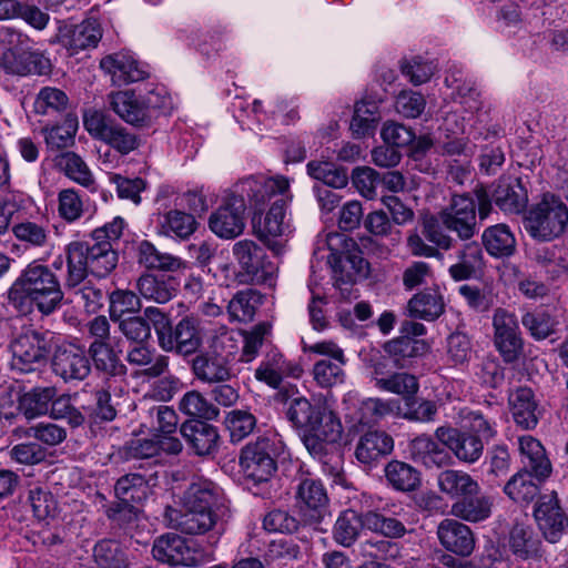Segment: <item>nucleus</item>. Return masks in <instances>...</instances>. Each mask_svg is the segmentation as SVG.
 Listing matches in <instances>:
<instances>
[{
    "label": "nucleus",
    "instance_id": "44",
    "mask_svg": "<svg viewBox=\"0 0 568 568\" xmlns=\"http://www.w3.org/2000/svg\"><path fill=\"white\" fill-rule=\"evenodd\" d=\"M481 239L486 251L491 256L505 257L510 256L515 252V235L506 224H496L487 227Z\"/></svg>",
    "mask_w": 568,
    "mask_h": 568
},
{
    "label": "nucleus",
    "instance_id": "18",
    "mask_svg": "<svg viewBox=\"0 0 568 568\" xmlns=\"http://www.w3.org/2000/svg\"><path fill=\"white\" fill-rule=\"evenodd\" d=\"M154 559L171 566H199L203 561L201 551L190 547L179 535L168 534L159 537L152 548Z\"/></svg>",
    "mask_w": 568,
    "mask_h": 568
},
{
    "label": "nucleus",
    "instance_id": "48",
    "mask_svg": "<svg viewBox=\"0 0 568 568\" xmlns=\"http://www.w3.org/2000/svg\"><path fill=\"white\" fill-rule=\"evenodd\" d=\"M443 296L435 290H426L414 295L408 302L410 316L434 321L444 312Z\"/></svg>",
    "mask_w": 568,
    "mask_h": 568
},
{
    "label": "nucleus",
    "instance_id": "13",
    "mask_svg": "<svg viewBox=\"0 0 568 568\" xmlns=\"http://www.w3.org/2000/svg\"><path fill=\"white\" fill-rule=\"evenodd\" d=\"M295 498L305 521L311 526H317L328 506V496L323 483L312 477L301 479L296 486Z\"/></svg>",
    "mask_w": 568,
    "mask_h": 568
},
{
    "label": "nucleus",
    "instance_id": "38",
    "mask_svg": "<svg viewBox=\"0 0 568 568\" xmlns=\"http://www.w3.org/2000/svg\"><path fill=\"white\" fill-rule=\"evenodd\" d=\"M494 501L487 495H473L458 499L452 505L450 513L468 523H480L491 515Z\"/></svg>",
    "mask_w": 568,
    "mask_h": 568
},
{
    "label": "nucleus",
    "instance_id": "10",
    "mask_svg": "<svg viewBox=\"0 0 568 568\" xmlns=\"http://www.w3.org/2000/svg\"><path fill=\"white\" fill-rule=\"evenodd\" d=\"M312 354L323 356L313 365L312 374L316 384L321 387H333L345 381L344 366L347 363L344 349L333 341L316 342L304 347Z\"/></svg>",
    "mask_w": 568,
    "mask_h": 568
},
{
    "label": "nucleus",
    "instance_id": "41",
    "mask_svg": "<svg viewBox=\"0 0 568 568\" xmlns=\"http://www.w3.org/2000/svg\"><path fill=\"white\" fill-rule=\"evenodd\" d=\"M363 528H366V513L346 509L335 521L333 537L337 544L349 547L357 540Z\"/></svg>",
    "mask_w": 568,
    "mask_h": 568
},
{
    "label": "nucleus",
    "instance_id": "2",
    "mask_svg": "<svg viewBox=\"0 0 568 568\" xmlns=\"http://www.w3.org/2000/svg\"><path fill=\"white\" fill-rule=\"evenodd\" d=\"M124 221L115 217L102 227L95 229L87 242L74 241L67 245L65 287H75L83 283L91 272L97 277H105L118 264V253L113 242L122 235Z\"/></svg>",
    "mask_w": 568,
    "mask_h": 568
},
{
    "label": "nucleus",
    "instance_id": "60",
    "mask_svg": "<svg viewBox=\"0 0 568 568\" xmlns=\"http://www.w3.org/2000/svg\"><path fill=\"white\" fill-rule=\"evenodd\" d=\"M224 423L230 432L231 440L233 443L241 442L256 427L255 416L244 409H233L229 412L225 416Z\"/></svg>",
    "mask_w": 568,
    "mask_h": 568
},
{
    "label": "nucleus",
    "instance_id": "5",
    "mask_svg": "<svg viewBox=\"0 0 568 568\" xmlns=\"http://www.w3.org/2000/svg\"><path fill=\"white\" fill-rule=\"evenodd\" d=\"M523 223L534 240L554 241L568 229V207L559 196L546 193L526 210Z\"/></svg>",
    "mask_w": 568,
    "mask_h": 568
},
{
    "label": "nucleus",
    "instance_id": "36",
    "mask_svg": "<svg viewBox=\"0 0 568 568\" xmlns=\"http://www.w3.org/2000/svg\"><path fill=\"white\" fill-rule=\"evenodd\" d=\"M509 549L519 559L539 557L541 540L530 525L517 523L509 532Z\"/></svg>",
    "mask_w": 568,
    "mask_h": 568
},
{
    "label": "nucleus",
    "instance_id": "9",
    "mask_svg": "<svg viewBox=\"0 0 568 568\" xmlns=\"http://www.w3.org/2000/svg\"><path fill=\"white\" fill-rule=\"evenodd\" d=\"M282 447L277 438L262 437L241 452L240 464L246 479L254 484L268 481L277 469L275 457Z\"/></svg>",
    "mask_w": 568,
    "mask_h": 568
},
{
    "label": "nucleus",
    "instance_id": "40",
    "mask_svg": "<svg viewBox=\"0 0 568 568\" xmlns=\"http://www.w3.org/2000/svg\"><path fill=\"white\" fill-rule=\"evenodd\" d=\"M113 111L130 124H140L149 116L143 98L133 91H120L111 95Z\"/></svg>",
    "mask_w": 568,
    "mask_h": 568
},
{
    "label": "nucleus",
    "instance_id": "31",
    "mask_svg": "<svg viewBox=\"0 0 568 568\" xmlns=\"http://www.w3.org/2000/svg\"><path fill=\"white\" fill-rule=\"evenodd\" d=\"M182 450V443L175 436L153 435L151 438L131 439L126 445V454L131 458H151L164 452L176 455Z\"/></svg>",
    "mask_w": 568,
    "mask_h": 568
},
{
    "label": "nucleus",
    "instance_id": "45",
    "mask_svg": "<svg viewBox=\"0 0 568 568\" xmlns=\"http://www.w3.org/2000/svg\"><path fill=\"white\" fill-rule=\"evenodd\" d=\"M532 477V471L520 469L506 483L504 493L515 503H531L540 491V481H535Z\"/></svg>",
    "mask_w": 568,
    "mask_h": 568
},
{
    "label": "nucleus",
    "instance_id": "54",
    "mask_svg": "<svg viewBox=\"0 0 568 568\" xmlns=\"http://www.w3.org/2000/svg\"><path fill=\"white\" fill-rule=\"evenodd\" d=\"M388 484L399 491H412L419 485V473L410 465L393 460L385 467Z\"/></svg>",
    "mask_w": 568,
    "mask_h": 568
},
{
    "label": "nucleus",
    "instance_id": "37",
    "mask_svg": "<svg viewBox=\"0 0 568 568\" xmlns=\"http://www.w3.org/2000/svg\"><path fill=\"white\" fill-rule=\"evenodd\" d=\"M136 290L142 298L165 304L175 295L176 284L172 277L146 273L138 278Z\"/></svg>",
    "mask_w": 568,
    "mask_h": 568
},
{
    "label": "nucleus",
    "instance_id": "8",
    "mask_svg": "<svg viewBox=\"0 0 568 568\" xmlns=\"http://www.w3.org/2000/svg\"><path fill=\"white\" fill-rule=\"evenodd\" d=\"M232 253L240 267L241 282L274 285L277 266L262 246L252 240H241L234 243Z\"/></svg>",
    "mask_w": 568,
    "mask_h": 568
},
{
    "label": "nucleus",
    "instance_id": "21",
    "mask_svg": "<svg viewBox=\"0 0 568 568\" xmlns=\"http://www.w3.org/2000/svg\"><path fill=\"white\" fill-rule=\"evenodd\" d=\"M435 434L437 439L460 462L473 464L483 455L484 443L481 438L471 433L442 426L436 429Z\"/></svg>",
    "mask_w": 568,
    "mask_h": 568
},
{
    "label": "nucleus",
    "instance_id": "14",
    "mask_svg": "<svg viewBox=\"0 0 568 568\" xmlns=\"http://www.w3.org/2000/svg\"><path fill=\"white\" fill-rule=\"evenodd\" d=\"M52 371L64 382L83 381L91 373V363L84 348L63 343L55 347Z\"/></svg>",
    "mask_w": 568,
    "mask_h": 568
},
{
    "label": "nucleus",
    "instance_id": "58",
    "mask_svg": "<svg viewBox=\"0 0 568 568\" xmlns=\"http://www.w3.org/2000/svg\"><path fill=\"white\" fill-rule=\"evenodd\" d=\"M307 173L313 179L322 181L325 185L334 189L346 186L348 181L347 171L345 169L337 168L334 163L326 161L308 162Z\"/></svg>",
    "mask_w": 568,
    "mask_h": 568
},
{
    "label": "nucleus",
    "instance_id": "32",
    "mask_svg": "<svg viewBox=\"0 0 568 568\" xmlns=\"http://www.w3.org/2000/svg\"><path fill=\"white\" fill-rule=\"evenodd\" d=\"M394 448L393 438L384 432H367L355 448V456L362 464L371 465L389 455Z\"/></svg>",
    "mask_w": 568,
    "mask_h": 568
},
{
    "label": "nucleus",
    "instance_id": "25",
    "mask_svg": "<svg viewBox=\"0 0 568 568\" xmlns=\"http://www.w3.org/2000/svg\"><path fill=\"white\" fill-rule=\"evenodd\" d=\"M102 37L100 27L93 20L80 24H64L59 28L58 41L72 54L94 48Z\"/></svg>",
    "mask_w": 568,
    "mask_h": 568
},
{
    "label": "nucleus",
    "instance_id": "7",
    "mask_svg": "<svg viewBox=\"0 0 568 568\" xmlns=\"http://www.w3.org/2000/svg\"><path fill=\"white\" fill-rule=\"evenodd\" d=\"M54 344V334L27 329L19 333L10 343L11 368L20 373L38 371L47 363Z\"/></svg>",
    "mask_w": 568,
    "mask_h": 568
},
{
    "label": "nucleus",
    "instance_id": "1",
    "mask_svg": "<svg viewBox=\"0 0 568 568\" xmlns=\"http://www.w3.org/2000/svg\"><path fill=\"white\" fill-rule=\"evenodd\" d=\"M229 518V507L223 490L212 480H193L181 498L179 508L166 507V525L185 535H204L222 530Z\"/></svg>",
    "mask_w": 568,
    "mask_h": 568
},
{
    "label": "nucleus",
    "instance_id": "23",
    "mask_svg": "<svg viewBox=\"0 0 568 568\" xmlns=\"http://www.w3.org/2000/svg\"><path fill=\"white\" fill-rule=\"evenodd\" d=\"M100 67L119 87L142 81L149 75L145 67L129 52L109 54L101 60Z\"/></svg>",
    "mask_w": 568,
    "mask_h": 568
},
{
    "label": "nucleus",
    "instance_id": "34",
    "mask_svg": "<svg viewBox=\"0 0 568 568\" xmlns=\"http://www.w3.org/2000/svg\"><path fill=\"white\" fill-rule=\"evenodd\" d=\"M439 490L449 498H464L479 494L480 486L468 473L457 469H446L437 476Z\"/></svg>",
    "mask_w": 568,
    "mask_h": 568
},
{
    "label": "nucleus",
    "instance_id": "39",
    "mask_svg": "<svg viewBox=\"0 0 568 568\" xmlns=\"http://www.w3.org/2000/svg\"><path fill=\"white\" fill-rule=\"evenodd\" d=\"M399 408L394 399L366 398L362 400L352 419L361 426H374Z\"/></svg>",
    "mask_w": 568,
    "mask_h": 568
},
{
    "label": "nucleus",
    "instance_id": "4",
    "mask_svg": "<svg viewBox=\"0 0 568 568\" xmlns=\"http://www.w3.org/2000/svg\"><path fill=\"white\" fill-rule=\"evenodd\" d=\"M63 295L57 274L39 261L30 262L8 292L10 304L24 315L33 308L43 315L52 314L61 306Z\"/></svg>",
    "mask_w": 568,
    "mask_h": 568
},
{
    "label": "nucleus",
    "instance_id": "3",
    "mask_svg": "<svg viewBox=\"0 0 568 568\" xmlns=\"http://www.w3.org/2000/svg\"><path fill=\"white\" fill-rule=\"evenodd\" d=\"M286 186L287 179L281 175L268 179L248 176L241 180L211 214L210 230L221 239H234L241 235L245 227L246 203L260 207L265 204L266 194H273Z\"/></svg>",
    "mask_w": 568,
    "mask_h": 568
},
{
    "label": "nucleus",
    "instance_id": "15",
    "mask_svg": "<svg viewBox=\"0 0 568 568\" xmlns=\"http://www.w3.org/2000/svg\"><path fill=\"white\" fill-rule=\"evenodd\" d=\"M326 243L331 251V258L334 262L335 270L345 273L347 280H353L354 275L366 273L367 262L352 239L346 237L344 234L329 233L326 236Z\"/></svg>",
    "mask_w": 568,
    "mask_h": 568
},
{
    "label": "nucleus",
    "instance_id": "51",
    "mask_svg": "<svg viewBox=\"0 0 568 568\" xmlns=\"http://www.w3.org/2000/svg\"><path fill=\"white\" fill-rule=\"evenodd\" d=\"M378 104L373 100H362L355 104L351 130L356 138L372 134L378 123Z\"/></svg>",
    "mask_w": 568,
    "mask_h": 568
},
{
    "label": "nucleus",
    "instance_id": "56",
    "mask_svg": "<svg viewBox=\"0 0 568 568\" xmlns=\"http://www.w3.org/2000/svg\"><path fill=\"white\" fill-rule=\"evenodd\" d=\"M366 529L388 538H399L405 535V525L397 518L388 516L385 508L366 511Z\"/></svg>",
    "mask_w": 568,
    "mask_h": 568
},
{
    "label": "nucleus",
    "instance_id": "57",
    "mask_svg": "<svg viewBox=\"0 0 568 568\" xmlns=\"http://www.w3.org/2000/svg\"><path fill=\"white\" fill-rule=\"evenodd\" d=\"M261 303V295L247 288L237 292L229 302L227 311L232 320L239 322L252 321L257 306Z\"/></svg>",
    "mask_w": 568,
    "mask_h": 568
},
{
    "label": "nucleus",
    "instance_id": "49",
    "mask_svg": "<svg viewBox=\"0 0 568 568\" xmlns=\"http://www.w3.org/2000/svg\"><path fill=\"white\" fill-rule=\"evenodd\" d=\"M510 406L513 417L519 426L530 429L537 425L536 403L531 389H517L510 397Z\"/></svg>",
    "mask_w": 568,
    "mask_h": 568
},
{
    "label": "nucleus",
    "instance_id": "52",
    "mask_svg": "<svg viewBox=\"0 0 568 568\" xmlns=\"http://www.w3.org/2000/svg\"><path fill=\"white\" fill-rule=\"evenodd\" d=\"M12 233L28 248H43L50 242V231L47 223L24 220L12 226Z\"/></svg>",
    "mask_w": 568,
    "mask_h": 568
},
{
    "label": "nucleus",
    "instance_id": "29",
    "mask_svg": "<svg viewBox=\"0 0 568 568\" xmlns=\"http://www.w3.org/2000/svg\"><path fill=\"white\" fill-rule=\"evenodd\" d=\"M302 369L297 365L287 362L278 351L268 352L255 369V378L270 387L277 388L284 376H298Z\"/></svg>",
    "mask_w": 568,
    "mask_h": 568
},
{
    "label": "nucleus",
    "instance_id": "16",
    "mask_svg": "<svg viewBox=\"0 0 568 568\" xmlns=\"http://www.w3.org/2000/svg\"><path fill=\"white\" fill-rule=\"evenodd\" d=\"M439 219L447 230L462 240H468L475 234L476 202L467 194L455 195L450 205L440 212Z\"/></svg>",
    "mask_w": 568,
    "mask_h": 568
},
{
    "label": "nucleus",
    "instance_id": "55",
    "mask_svg": "<svg viewBox=\"0 0 568 568\" xmlns=\"http://www.w3.org/2000/svg\"><path fill=\"white\" fill-rule=\"evenodd\" d=\"M160 227L161 232L165 235L186 239L194 233L196 229V221L192 214L171 210L162 215L160 220Z\"/></svg>",
    "mask_w": 568,
    "mask_h": 568
},
{
    "label": "nucleus",
    "instance_id": "43",
    "mask_svg": "<svg viewBox=\"0 0 568 568\" xmlns=\"http://www.w3.org/2000/svg\"><path fill=\"white\" fill-rule=\"evenodd\" d=\"M138 262L146 268L163 272H175L184 266V262L180 257L161 252L146 240L138 246Z\"/></svg>",
    "mask_w": 568,
    "mask_h": 568
},
{
    "label": "nucleus",
    "instance_id": "22",
    "mask_svg": "<svg viewBox=\"0 0 568 568\" xmlns=\"http://www.w3.org/2000/svg\"><path fill=\"white\" fill-rule=\"evenodd\" d=\"M202 338L197 322L193 317L182 318L174 327L171 326L159 346L164 352H174L187 356L194 354L201 346Z\"/></svg>",
    "mask_w": 568,
    "mask_h": 568
},
{
    "label": "nucleus",
    "instance_id": "27",
    "mask_svg": "<svg viewBox=\"0 0 568 568\" xmlns=\"http://www.w3.org/2000/svg\"><path fill=\"white\" fill-rule=\"evenodd\" d=\"M440 544L449 551L467 557L475 548L470 528L456 519H444L437 529Z\"/></svg>",
    "mask_w": 568,
    "mask_h": 568
},
{
    "label": "nucleus",
    "instance_id": "47",
    "mask_svg": "<svg viewBox=\"0 0 568 568\" xmlns=\"http://www.w3.org/2000/svg\"><path fill=\"white\" fill-rule=\"evenodd\" d=\"M57 393L54 386L33 387L20 396L19 409L28 419L45 415Z\"/></svg>",
    "mask_w": 568,
    "mask_h": 568
},
{
    "label": "nucleus",
    "instance_id": "59",
    "mask_svg": "<svg viewBox=\"0 0 568 568\" xmlns=\"http://www.w3.org/2000/svg\"><path fill=\"white\" fill-rule=\"evenodd\" d=\"M335 424L337 429L334 428L333 434L326 433L327 428H324V423L318 425V429L314 427L305 430L303 443L311 455L321 457L325 452L326 443H335L341 438L343 427L338 417H335Z\"/></svg>",
    "mask_w": 568,
    "mask_h": 568
},
{
    "label": "nucleus",
    "instance_id": "42",
    "mask_svg": "<svg viewBox=\"0 0 568 568\" xmlns=\"http://www.w3.org/2000/svg\"><path fill=\"white\" fill-rule=\"evenodd\" d=\"M410 454L415 462L427 468L442 467L448 464V452L427 436H418L410 443Z\"/></svg>",
    "mask_w": 568,
    "mask_h": 568
},
{
    "label": "nucleus",
    "instance_id": "63",
    "mask_svg": "<svg viewBox=\"0 0 568 568\" xmlns=\"http://www.w3.org/2000/svg\"><path fill=\"white\" fill-rule=\"evenodd\" d=\"M67 94L57 88H43L34 101V111L39 114L49 115L63 111L68 105Z\"/></svg>",
    "mask_w": 568,
    "mask_h": 568
},
{
    "label": "nucleus",
    "instance_id": "53",
    "mask_svg": "<svg viewBox=\"0 0 568 568\" xmlns=\"http://www.w3.org/2000/svg\"><path fill=\"white\" fill-rule=\"evenodd\" d=\"M179 409L190 417L205 420H214L220 415V409L202 393L194 389L182 396L179 402Z\"/></svg>",
    "mask_w": 568,
    "mask_h": 568
},
{
    "label": "nucleus",
    "instance_id": "61",
    "mask_svg": "<svg viewBox=\"0 0 568 568\" xmlns=\"http://www.w3.org/2000/svg\"><path fill=\"white\" fill-rule=\"evenodd\" d=\"M110 317L120 321L124 314L136 313L141 310L140 297L132 291L115 290L109 295Z\"/></svg>",
    "mask_w": 568,
    "mask_h": 568
},
{
    "label": "nucleus",
    "instance_id": "12",
    "mask_svg": "<svg viewBox=\"0 0 568 568\" xmlns=\"http://www.w3.org/2000/svg\"><path fill=\"white\" fill-rule=\"evenodd\" d=\"M286 417L298 428H317L324 423L328 434L334 433L336 414L325 404H312L307 398L297 396L286 403Z\"/></svg>",
    "mask_w": 568,
    "mask_h": 568
},
{
    "label": "nucleus",
    "instance_id": "19",
    "mask_svg": "<svg viewBox=\"0 0 568 568\" xmlns=\"http://www.w3.org/2000/svg\"><path fill=\"white\" fill-rule=\"evenodd\" d=\"M534 517L544 537L549 542H557L568 524L555 490L539 497L534 509Z\"/></svg>",
    "mask_w": 568,
    "mask_h": 568
},
{
    "label": "nucleus",
    "instance_id": "20",
    "mask_svg": "<svg viewBox=\"0 0 568 568\" xmlns=\"http://www.w3.org/2000/svg\"><path fill=\"white\" fill-rule=\"evenodd\" d=\"M495 329V346L506 362H513L517 358L521 349V338L519 335V325L515 314L506 310L498 308L493 316Z\"/></svg>",
    "mask_w": 568,
    "mask_h": 568
},
{
    "label": "nucleus",
    "instance_id": "28",
    "mask_svg": "<svg viewBox=\"0 0 568 568\" xmlns=\"http://www.w3.org/2000/svg\"><path fill=\"white\" fill-rule=\"evenodd\" d=\"M523 469L532 471L538 481H545L551 474L552 467L541 443L530 435L518 438Z\"/></svg>",
    "mask_w": 568,
    "mask_h": 568
},
{
    "label": "nucleus",
    "instance_id": "33",
    "mask_svg": "<svg viewBox=\"0 0 568 568\" xmlns=\"http://www.w3.org/2000/svg\"><path fill=\"white\" fill-rule=\"evenodd\" d=\"M484 268V254L479 244L471 242L464 245L457 253V262L448 268L455 282L476 277Z\"/></svg>",
    "mask_w": 568,
    "mask_h": 568
},
{
    "label": "nucleus",
    "instance_id": "24",
    "mask_svg": "<svg viewBox=\"0 0 568 568\" xmlns=\"http://www.w3.org/2000/svg\"><path fill=\"white\" fill-rule=\"evenodd\" d=\"M180 433L196 455H211L217 450L220 435L211 424L199 419L186 420L181 425Z\"/></svg>",
    "mask_w": 568,
    "mask_h": 568
},
{
    "label": "nucleus",
    "instance_id": "30",
    "mask_svg": "<svg viewBox=\"0 0 568 568\" xmlns=\"http://www.w3.org/2000/svg\"><path fill=\"white\" fill-rule=\"evenodd\" d=\"M121 353L120 341L115 338L106 343L89 345V354L95 368L111 377H123L126 374V366L120 358Z\"/></svg>",
    "mask_w": 568,
    "mask_h": 568
},
{
    "label": "nucleus",
    "instance_id": "46",
    "mask_svg": "<svg viewBox=\"0 0 568 568\" xmlns=\"http://www.w3.org/2000/svg\"><path fill=\"white\" fill-rule=\"evenodd\" d=\"M426 352V344L423 341L408 336H399L384 345V353L389 355L397 368L409 366L412 359Z\"/></svg>",
    "mask_w": 568,
    "mask_h": 568
},
{
    "label": "nucleus",
    "instance_id": "11",
    "mask_svg": "<svg viewBox=\"0 0 568 568\" xmlns=\"http://www.w3.org/2000/svg\"><path fill=\"white\" fill-rule=\"evenodd\" d=\"M479 217L486 219L491 210V200L505 213H520L527 204L528 196L520 180H499L491 197L484 187L475 190Z\"/></svg>",
    "mask_w": 568,
    "mask_h": 568
},
{
    "label": "nucleus",
    "instance_id": "26",
    "mask_svg": "<svg viewBox=\"0 0 568 568\" xmlns=\"http://www.w3.org/2000/svg\"><path fill=\"white\" fill-rule=\"evenodd\" d=\"M192 371L199 381L206 384L225 383L233 376L227 356L211 352L196 355L192 361Z\"/></svg>",
    "mask_w": 568,
    "mask_h": 568
},
{
    "label": "nucleus",
    "instance_id": "35",
    "mask_svg": "<svg viewBox=\"0 0 568 568\" xmlns=\"http://www.w3.org/2000/svg\"><path fill=\"white\" fill-rule=\"evenodd\" d=\"M125 359L132 366L144 367L141 375L148 378L161 377L169 368V357L155 355V351L144 343L130 348Z\"/></svg>",
    "mask_w": 568,
    "mask_h": 568
},
{
    "label": "nucleus",
    "instance_id": "50",
    "mask_svg": "<svg viewBox=\"0 0 568 568\" xmlns=\"http://www.w3.org/2000/svg\"><path fill=\"white\" fill-rule=\"evenodd\" d=\"M58 165L73 182L95 191L94 176L80 155L74 152H64L58 158Z\"/></svg>",
    "mask_w": 568,
    "mask_h": 568
},
{
    "label": "nucleus",
    "instance_id": "17",
    "mask_svg": "<svg viewBox=\"0 0 568 568\" xmlns=\"http://www.w3.org/2000/svg\"><path fill=\"white\" fill-rule=\"evenodd\" d=\"M288 189L290 181L287 180L285 189L265 195V203L271 202L272 204L263 221H260L255 226V233L267 245H271L273 239L284 236L288 232L290 226L284 221L286 207L291 200Z\"/></svg>",
    "mask_w": 568,
    "mask_h": 568
},
{
    "label": "nucleus",
    "instance_id": "6",
    "mask_svg": "<svg viewBox=\"0 0 568 568\" xmlns=\"http://www.w3.org/2000/svg\"><path fill=\"white\" fill-rule=\"evenodd\" d=\"M2 41L10 48L1 57L2 69L12 75H45L51 71L50 59L39 50H30L27 44L29 39L19 32L6 28L1 32Z\"/></svg>",
    "mask_w": 568,
    "mask_h": 568
},
{
    "label": "nucleus",
    "instance_id": "64",
    "mask_svg": "<svg viewBox=\"0 0 568 568\" xmlns=\"http://www.w3.org/2000/svg\"><path fill=\"white\" fill-rule=\"evenodd\" d=\"M418 382L414 375L408 373H393L388 377H381L377 382V388L384 392L394 393L402 396H413L418 390Z\"/></svg>",
    "mask_w": 568,
    "mask_h": 568
},
{
    "label": "nucleus",
    "instance_id": "62",
    "mask_svg": "<svg viewBox=\"0 0 568 568\" xmlns=\"http://www.w3.org/2000/svg\"><path fill=\"white\" fill-rule=\"evenodd\" d=\"M49 414L53 419H65L73 427H80L85 422V416L72 404L68 394L55 395L50 402Z\"/></svg>",
    "mask_w": 568,
    "mask_h": 568
}]
</instances>
